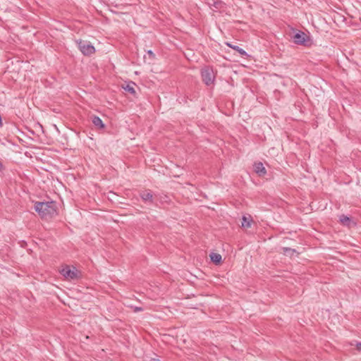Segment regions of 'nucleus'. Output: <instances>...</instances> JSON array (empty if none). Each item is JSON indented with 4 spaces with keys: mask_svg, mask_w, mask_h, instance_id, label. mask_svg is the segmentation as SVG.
<instances>
[{
    "mask_svg": "<svg viewBox=\"0 0 361 361\" xmlns=\"http://www.w3.org/2000/svg\"><path fill=\"white\" fill-rule=\"evenodd\" d=\"M35 210L42 219H50L57 214L56 204L52 201L35 202Z\"/></svg>",
    "mask_w": 361,
    "mask_h": 361,
    "instance_id": "nucleus-1",
    "label": "nucleus"
},
{
    "mask_svg": "<svg viewBox=\"0 0 361 361\" xmlns=\"http://www.w3.org/2000/svg\"><path fill=\"white\" fill-rule=\"evenodd\" d=\"M201 75L202 80L206 85L209 86L214 83L215 75L212 68L207 66L202 68L201 71Z\"/></svg>",
    "mask_w": 361,
    "mask_h": 361,
    "instance_id": "nucleus-2",
    "label": "nucleus"
},
{
    "mask_svg": "<svg viewBox=\"0 0 361 361\" xmlns=\"http://www.w3.org/2000/svg\"><path fill=\"white\" fill-rule=\"evenodd\" d=\"M61 274L69 280L78 279L80 277V273L75 267H71L66 266L61 270Z\"/></svg>",
    "mask_w": 361,
    "mask_h": 361,
    "instance_id": "nucleus-3",
    "label": "nucleus"
},
{
    "mask_svg": "<svg viewBox=\"0 0 361 361\" xmlns=\"http://www.w3.org/2000/svg\"><path fill=\"white\" fill-rule=\"evenodd\" d=\"M78 46L80 51L86 56L91 55L94 53L95 49L90 42L86 41L80 40L78 42Z\"/></svg>",
    "mask_w": 361,
    "mask_h": 361,
    "instance_id": "nucleus-4",
    "label": "nucleus"
},
{
    "mask_svg": "<svg viewBox=\"0 0 361 361\" xmlns=\"http://www.w3.org/2000/svg\"><path fill=\"white\" fill-rule=\"evenodd\" d=\"M293 38V42L297 44H305L306 41L308 39L307 35L303 32L295 33Z\"/></svg>",
    "mask_w": 361,
    "mask_h": 361,
    "instance_id": "nucleus-5",
    "label": "nucleus"
},
{
    "mask_svg": "<svg viewBox=\"0 0 361 361\" xmlns=\"http://www.w3.org/2000/svg\"><path fill=\"white\" fill-rule=\"evenodd\" d=\"M141 199L146 203L152 204L154 202L153 195L150 190H144L140 193Z\"/></svg>",
    "mask_w": 361,
    "mask_h": 361,
    "instance_id": "nucleus-6",
    "label": "nucleus"
},
{
    "mask_svg": "<svg viewBox=\"0 0 361 361\" xmlns=\"http://www.w3.org/2000/svg\"><path fill=\"white\" fill-rule=\"evenodd\" d=\"M255 171L259 176H262L266 174L267 171L261 162L255 164Z\"/></svg>",
    "mask_w": 361,
    "mask_h": 361,
    "instance_id": "nucleus-7",
    "label": "nucleus"
},
{
    "mask_svg": "<svg viewBox=\"0 0 361 361\" xmlns=\"http://www.w3.org/2000/svg\"><path fill=\"white\" fill-rule=\"evenodd\" d=\"M226 45L228 47L232 48L233 49L237 51L242 56H247V52L245 50H243L242 48H240V47H238L237 45H233L228 42L226 43Z\"/></svg>",
    "mask_w": 361,
    "mask_h": 361,
    "instance_id": "nucleus-8",
    "label": "nucleus"
},
{
    "mask_svg": "<svg viewBox=\"0 0 361 361\" xmlns=\"http://www.w3.org/2000/svg\"><path fill=\"white\" fill-rule=\"evenodd\" d=\"M92 121L96 127H97L100 129L104 128V125L102 119L99 117L94 116L92 117Z\"/></svg>",
    "mask_w": 361,
    "mask_h": 361,
    "instance_id": "nucleus-9",
    "label": "nucleus"
},
{
    "mask_svg": "<svg viewBox=\"0 0 361 361\" xmlns=\"http://www.w3.org/2000/svg\"><path fill=\"white\" fill-rule=\"evenodd\" d=\"M251 221L252 220L250 219V217L243 216L242 219L241 226L245 228H250L251 226Z\"/></svg>",
    "mask_w": 361,
    "mask_h": 361,
    "instance_id": "nucleus-10",
    "label": "nucleus"
},
{
    "mask_svg": "<svg viewBox=\"0 0 361 361\" xmlns=\"http://www.w3.org/2000/svg\"><path fill=\"white\" fill-rule=\"evenodd\" d=\"M339 221L343 226H349L351 223V220H350V217H348L344 214H342L339 216Z\"/></svg>",
    "mask_w": 361,
    "mask_h": 361,
    "instance_id": "nucleus-11",
    "label": "nucleus"
},
{
    "mask_svg": "<svg viewBox=\"0 0 361 361\" xmlns=\"http://www.w3.org/2000/svg\"><path fill=\"white\" fill-rule=\"evenodd\" d=\"M135 85V83L130 82V83H128L126 86H123V87L126 91H127L134 95V94H135V90L134 88Z\"/></svg>",
    "mask_w": 361,
    "mask_h": 361,
    "instance_id": "nucleus-12",
    "label": "nucleus"
},
{
    "mask_svg": "<svg viewBox=\"0 0 361 361\" xmlns=\"http://www.w3.org/2000/svg\"><path fill=\"white\" fill-rule=\"evenodd\" d=\"M210 259L214 263L217 264L221 261V255L218 253L212 252L210 254Z\"/></svg>",
    "mask_w": 361,
    "mask_h": 361,
    "instance_id": "nucleus-13",
    "label": "nucleus"
},
{
    "mask_svg": "<svg viewBox=\"0 0 361 361\" xmlns=\"http://www.w3.org/2000/svg\"><path fill=\"white\" fill-rule=\"evenodd\" d=\"M283 253L285 255H291L292 253L295 252V250H293L289 247H283Z\"/></svg>",
    "mask_w": 361,
    "mask_h": 361,
    "instance_id": "nucleus-14",
    "label": "nucleus"
},
{
    "mask_svg": "<svg viewBox=\"0 0 361 361\" xmlns=\"http://www.w3.org/2000/svg\"><path fill=\"white\" fill-rule=\"evenodd\" d=\"M147 54L151 60H153L155 59V54L153 53V51L152 50H148Z\"/></svg>",
    "mask_w": 361,
    "mask_h": 361,
    "instance_id": "nucleus-15",
    "label": "nucleus"
},
{
    "mask_svg": "<svg viewBox=\"0 0 361 361\" xmlns=\"http://www.w3.org/2000/svg\"><path fill=\"white\" fill-rule=\"evenodd\" d=\"M131 308L133 310V311L135 312H142V311L144 310V308H142V307H133V306H132Z\"/></svg>",
    "mask_w": 361,
    "mask_h": 361,
    "instance_id": "nucleus-16",
    "label": "nucleus"
},
{
    "mask_svg": "<svg viewBox=\"0 0 361 361\" xmlns=\"http://www.w3.org/2000/svg\"><path fill=\"white\" fill-rule=\"evenodd\" d=\"M355 346H356V349L359 351V352H361V343H357L355 344Z\"/></svg>",
    "mask_w": 361,
    "mask_h": 361,
    "instance_id": "nucleus-17",
    "label": "nucleus"
},
{
    "mask_svg": "<svg viewBox=\"0 0 361 361\" xmlns=\"http://www.w3.org/2000/svg\"><path fill=\"white\" fill-rule=\"evenodd\" d=\"M146 361H160V360L157 358L151 357V358H149V360H147Z\"/></svg>",
    "mask_w": 361,
    "mask_h": 361,
    "instance_id": "nucleus-18",
    "label": "nucleus"
},
{
    "mask_svg": "<svg viewBox=\"0 0 361 361\" xmlns=\"http://www.w3.org/2000/svg\"><path fill=\"white\" fill-rule=\"evenodd\" d=\"M3 169V165L0 162V171L2 170Z\"/></svg>",
    "mask_w": 361,
    "mask_h": 361,
    "instance_id": "nucleus-19",
    "label": "nucleus"
}]
</instances>
